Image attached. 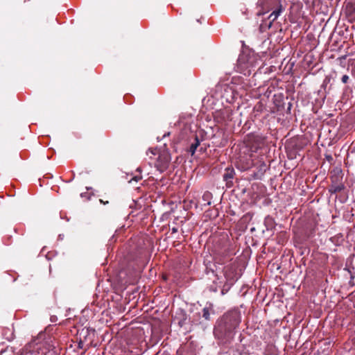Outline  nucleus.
<instances>
[{
	"mask_svg": "<svg viewBox=\"0 0 355 355\" xmlns=\"http://www.w3.org/2000/svg\"><path fill=\"white\" fill-rule=\"evenodd\" d=\"M252 166H254L253 162L251 159H249L248 161L245 164H241V163L239 164L238 167L241 171H247V170L250 169V168H252Z\"/></svg>",
	"mask_w": 355,
	"mask_h": 355,
	"instance_id": "obj_11",
	"label": "nucleus"
},
{
	"mask_svg": "<svg viewBox=\"0 0 355 355\" xmlns=\"http://www.w3.org/2000/svg\"><path fill=\"white\" fill-rule=\"evenodd\" d=\"M344 189V186L343 184H331L329 188V191L331 193H336L341 191Z\"/></svg>",
	"mask_w": 355,
	"mask_h": 355,
	"instance_id": "obj_9",
	"label": "nucleus"
},
{
	"mask_svg": "<svg viewBox=\"0 0 355 355\" xmlns=\"http://www.w3.org/2000/svg\"><path fill=\"white\" fill-rule=\"evenodd\" d=\"M107 203H108V201H106V202H105V200H103V204L106 205V204H107Z\"/></svg>",
	"mask_w": 355,
	"mask_h": 355,
	"instance_id": "obj_16",
	"label": "nucleus"
},
{
	"mask_svg": "<svg viewBox=\"0 0 355 355\" xmlns=\"http://www.w3.org/2000/svg\"><path fill=\"white\" fill-rule=\"evenodd\" d=\"M223 273L228 284L232 285L237 280L236 266L232 264L225 266L223 268Z\"/></svg>",
	"mask_w": 355,
	"mask_h": 355,
	"instance_id": "obj_4",
	"label": "nucleus"
},
{
	"mask_svg": "<svg viewBox=\"0 0 355 355\" xmlns=\"http://www.w3.org/2000/svg\"><path fill=\"white\" fill-rule=\"evenodd\" d=\"M234 253L231 252L229 248H225L222 251L217 252L215 259L217 263L224 264L226 261L231 260Z\"/></svg>",
	"mask_w": 355,
	"mask_h": 355,
	"instance_id": "obj_5",
	"label": "nucleus"
},
{
	"mask_svg": "<svg viewBox=\"0 0 355 355\" xmlns=\"http://www.w3.org/2000/svg\"><path fill=\"white\" fill-rule=\"evenodd\" d=\"M349 76L347 75H343L342 76V78H341V80L343 83H347V81L349 80Z\"/></svg>",
	"mask_w": 355,
	"mask_h": 355,
	"instance_id": "obj_14",
	"label": "nucleus"
},
{
	"mask_svg": "<svg viewBox=\"0 0 355 355\" xmlns=\"http://www.w3.org/2000/svg\"><path fill=\"white\" fill-rule=\"evenodd\" d=\"M259 57L254 53H242L237 60V71L245 76H250L259 64Z\"/></svg>",
	"mask_w": 355,
	"mask_h": 355,
	"instance_id": "obj_2",
	"label": "nucleus"
},
{
	"mask_svg": "<svg viewBox=\"0 0 355 355\" xmlns=\"http://www.w3.org/2000/svg\"><path fill=\"white\" fill-rule=\"evenodd\" d=\"M241 320L240 312L233 309L225 313L217 322L214 328L215 336L223 342L232 340L235 335V330Z\"/></svg>",
	"mask_w": 355,
	"mask_h": 355,
	"instance_id": "obj_1",
	"label": "nucleus"
},
{
	"mask_svg": "<svg viewBox=\"0 0 355 355\" xmlns=\"http://www.w3.org/2000/svg\"><path fill=\"white\" fill-rule=\"evenodd\" d=\"M257 172L256 176H261L266 172L268 168V166L263 161H259L257 162Z\"/></svg>",
	"mask_w": 355,
	"mask_h": 355,
	"instance_id": "obj_6",
	"label": "nucleus"
},
{
	"mask_svg": "<svg viewBox=\"0 0 355 355\" xmlns=\"http://www.w3.org/2000/svg\"><path fill=\"white\" fill-rule=\"evenodd\" d=\"M100 202H101V203H103V200H100Z\"/></svg>",
	"mask_w": 355,
	"mask_h": 355,
	"instance_id": "obj_17",
	"label": "nucleus"
},
{
	"mask_svg": "<svg viewBox=\"0 0 355 355\" xmlns=\"http://www.w3.org/2000/svg\"><path fill=\"white\" fill-rule=\"evenodd\" d=\"M202 316L203 318L207 320H209L210 319V313H209V310L207 307H205L202 310Z\"/></svg>",
	"mask_w": 355,
	"mask_h": 355,
	"instance_id": "obj_13",
	"label": "nucleus"
},
{
	"mask_svg": "<svg viewBox=\"0 0 355 355\" xmlns=\"http://www.w3.org/2000/svg\"><path fill=\"white\" fill-rule=\"evenodd\" d=\"M199 145H200V141H199L198 137H196L194 142L191 144L189 150V152L191 153V155H193L195 154L196 150L197 148L199 146Z\"/></svg>",
	"mask_w": 355,
	"mask_h": 355,
	"instance_id": "obj_10",
	"label": "nucleus"
},
{
	"mask_svg": "<svg viewBox=\"0 0 355 355\" xmlns=\"http://www.w3.org/2000/svg\"><path fill=\"white\" fill-rule=\"evenodd\" d=\"M259 6L263 7L264 0H259L257 3Z\"/></svg>",
	"mask_w": 355,
	"mask_h": 355,
	"instance_id": "obj_15",
	"label": "nucleus"
},
{
	"mask_svg": "<svg viewBox=\"0 0 355 355\" xmlns=\"http://www.w3.org/2000/svg\"><path fill=\"white\" fill-rule=\"evenodd\" d=\"M150 153L153 155H158L155 166L160 173L166 171L170 165L171 156L168 150L159 151L157 148H149L147 155Z\"/></svg>",
	"mask_w": 355,
	"mask_h": 355,
	"instance_id": "obj_3",
	"label": "nucleus"
},
{
	"mask_svg": "<svg viewBox=\"0 0 355 355\" xmlns=\"http://www.w3.org/2000/svg\"><path fill=\"white\" fill-rule=\"evenodd\" d=\"M283 10V8H282V3H279V6H278L277 9L274 10L270 15H269V19H271V21H270V26H271V24L275 21L277 17L280 15L281 12H282Z\"/></svg>",
	"mask_w": 355,
	"mask_h": 355,
	"instance_id": "obj_8",
	"label": "nucleus"
},
{
	"mask_svg": "<svg viewBox=\"0 0 355 355\" xmlns=\"http://www.w3.org/2000/svg\"><path fill=\"white\" fill-rule=\"evenodd\" d=\"M234 170L232 168H227L225 173L223 174V180L227 182V184L229 181H232L234 176Z\"/></svg>",
	"mask_w": 355,
	"mask_h": 355,
	"instance_id": "obj_7",
	"label": "nucleus"
},
{
	"mask_svg": "<svg viewBox=\"0 0 355 355\" xmlns=\"http://www.w3.org/2000/svg\"><path fill=\"white\" fill-rule=\"evenodd\" d=\"M251 138L256 141L257 142V145L259 146L260 144H263V138L261 136L259 135H252Z\"/></svg>",
	"mask_w": 355,
	"mask_h": 355,
	"instance_id": "obj_12",
	"label": "nucleus"
}]
</instances>
